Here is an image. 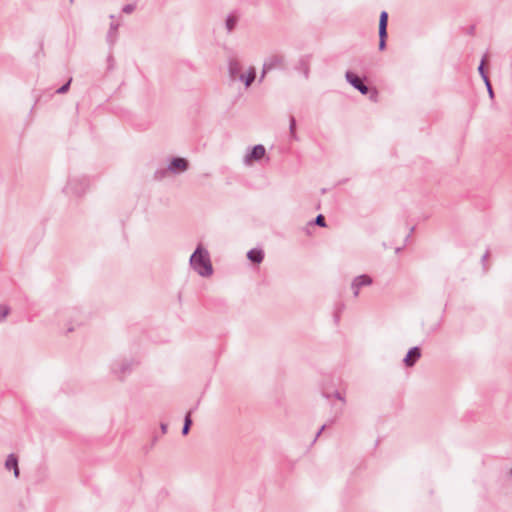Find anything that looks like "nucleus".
<instances>
[{"label":"nucleus","mask_w":512,"mask_h":512,"mask_svg":"<svg viewBox=\"0 0 512 512\" xmlns=\"http://www.w3.org/2000/svg\"><path fill=\"white\" fill-rule=\"evenodd\" d=\"M191 267L202 277H209L213 273L209 253L202 245H198L190 257Z\"/></svg>","instance_id":"1"},{"label":"nucleus","mask_w":512,"mask_h":512,"mask_svg":"<svg viewBox=\"0 0 512 512\" xmlns=\"http://www.w3.org/2000/svg\"><path fill=\"white\" fill-rule=\"evenodd\" d=\"M387 21H388V14H387V12L383 11L380 14V19H379V49L380 50H384L386 47Z\"/></svg>","instance_id":"2"},{"label":"nucleus","mask_w":512,"mask_h":512,"mask_svg":"<svg viewBox=\"0 0 512 512\" xmlns=\"http://www.w3.org/2000/svg\"><path fill=\"white\" fill-rule=\"evenodd\" d=\"M346 80L355 88L357 89L361 94L365 95L368 93L369 89L368 87L362 82V80L356 76L354 73L348 71L346 72Z\"/></svg>","instance_id":"3"},{"label":"nucleus","mask_w":512,"mask_h":512,"mask_svg":"<svg viewBox=\"0 0 512 512\" xmlns=\"http://www.w3.org/2000/svg\"><path fill=\"white\" fill-rule=\"evenodd\" d=\"M371 283H372V279L370 276L365 275V274L357 276L351 284V288L353 290L354 296L357 297L359 295V290L361 287L369 286Z\"/></svg>","instance_id":"4"},{"label":"nucleus","mask_w":512,"mask_h":512,"mask_svg":"<svg viewBox=\"0 0 512 512\" xmlns=\"http://www.w3.org/2000/svg\"><path fill=\"white\" fill-rule=\"evenodd\" d=\"M265 147L261 144H258L252 148L250 153L245 156V163L250 164L252 161H258L262 159L265 155Z\"/></svg>","instance_id":"5"},{"label":"nucleus","mask_w":512,"mask_h":512,"mask_svg":"<svg viewBox=\"0 0 512 512\" xmlns=\"http://www.w3.org/2000/svg\"><path fill=\"white\" fill-rule=\"evenodd\" d=\"M284 63V58L281 55H271L264 61V73L268 71L282 67Z\"/></svg>","instance_id":"6"},{"label":"nucleus","mask_w":512,"mask_h":512,"mask_svg":"<svg viewBox=\"0 0 512 512\" xmlns=\"http://www.w3.org/2000/svg\"><path fill=\"white\" fill-rule=\"evenodd\" d=\"M421 357V350L419 347L411 348L404 358V364L407 367H412Z\"/></svg>","instance_id":"7"},{"label":"nucleus","mask_w":512,"mask_h":512,"mask_svg":"<svg viewBox=\"0 0 512 512\" xmlns=\"http://www.w3.org/2000/svg\"><path fill=\"white\" fill-rule=\"evenodd\" d=\"M187 168H188L187 160L184 158H180V157L173 158L168 166V169L174 173H176L178 171H181V172L186 171Z\"/></svg>","instance_id":"8"},{"label":"nucleus","mask_w":512,"mask_h":512,"mask_svg":"<svg viewBox=\"0 0 512 512\" xmlns=\"http://www.w3.org/2000/svg\"><path fill=\"white\" fill-rule=\"evenodd\" d=\"M5 467L8 470L13 469L15 477L19 476L18 460L14 454L8 455V457L5 461Z\"/></svg>","instance_id":"9"},{"label":"nucleus","mask_w":512,"mask_h":512,"mask_svg":"<svg viewBox=\"0 0 512 512\" xmlns=\"http://www.w3.org/2000/svg\"><path fill=\"white\" fill-rule=\"evenodd\" d=\"M228 70L230 77L235 79L239 77V72L241 70V64L236 59H231L228 64Z\"/></svg>","instance_id":"10"},{"label":"nucleus","mask_w":512,"mask_h":512,"mask_svg":"<svg viewBox=\"0 0 512 512\" xmlns=\"http://www.w3.org/2000/svg\"><path fill=\"white\" fill-rule=\"evenodd\" d=\"M247 257L250 261L254 263H260L263 260L264 254L262 250L259 249H251L247 253Z\"/></svg>","instance_id":"11"},{"label":"nucleus","mask_w":512,"mask_h":512,"mask_svg":"<svg viewBox=\"0 0 512 512\" xmlns=\"http://www.w3.org/2000/svg\"><path fill=\"white\" fill-rule=\"evenodd\" d=\"M255 77H256V73H255V69L253 67H251L249 69V72L247 73V75H244V74L239 75V79L241 81H244L246 87H249L252 84V82L255 80Z\"/></svg>","instance_id":"12"},{"label":"nucleus","mask_w":512,"mask_h":512,"mask_svg":"<svg viewBox=\"0 0 512 512\" xmlns=\"http://www.w3.org/2000/svg\"><path fill=\"white\" fill-rule=\"evenodd\" d=\"M237 23V18L234 15H229L226 19V28L231 32Z\"/></svg>","instance_id":"13"},{"label":"nucleus","mask_w":512,"mask_h":512,"mask_svg":"<svg viewBox=\"0 0 512 512\" xmlns=\"http://www.w3.org/2000/svg\"><path fill=\"white\" fill-rule=\"evenodd\" d=\"M191 424H192V420L190 417V412H188L187 415L185 416V421H184V425L182 428L183 435L188 434Z\"/></svg>","instance_id":"14"},{"label":"nucleus","mask_w":512,"mask_h":512,"mask_svg":"<svg viewBox=\"0 0 512 512\" xmlns=\"http://www.w3.org/2000/svg\"><path fill=\"white\" fill-rule=\"evenodd\" d=\"M10 309L6 305H0V322L3 321L9 314Z\"/></svg>","instance_id":"15"},{"label":"nucleus","mask_w":512,"mask_h":512,"mask_svg":"<svg viewBox=\"0 0 512 512\" xmlns=\"http://www.w3.org/2000/svg\"><path fill=\"white\" fill-rule=\"evenodd\" d=\"M289 129H290V134L293 138H295V129H296V120L293 116L290 117V125H289Z\"/></svg>","instance_id":"16"},{"label":"nucleus","mask_w":512,"mask_h":512,"mask_svg":"<svg viewBox=\"0 0 512 512\" xmlns=\"http://www.w3.org/2000/svg\"><path fill=\"white\" fill-rule=\"evenodd\" d=\"M486 58H487V55H485V56L483 57V59L481 60L480 65H479V67H478V71H479V73H480V75H481V77H482V79H483V80H484V76H487V75H486V73H485V71H484V65H485Z\"/></svg>","instance_id":"17"},{"label":"nucleus","mask_w":512,"mask_h":512,"mask_svg":"<svg viewBox=\"0 0 512 512\" xmlns=\"http://www.w3.org/2000/svg\"><path fill=\"white\" fill-rule=\"evenodd\" d=\"M484 83H485V85H486V87H487V91H488V93H489V96H490L491 98H493L494 93H493L492 86H491V83H490V81H489L488 76H484Z\"/></svg>","instance_id":"18"},{"label":"nucleus","mask_w":512,"mask_h":512,"mask_svg":"<svg viewBox=\"0 0 512 512\" xmlns=\"http://www.w3.org/2000/svg\"><path fill=\"white\" fill-rule=\"evenodd\" d=\"M315 224L318 225V226H321V227H324L326 224H325V218L323 215L319 214L316 218H315Z\"/></svg>","instance_id":"19"},{"label":"nucleus","mask_w":512,"mask_h":512,"mask_svg":"<svg viewBox=\"0 0 512 512\" xmlns=\"http://www.w3.org/2000/svg\"><path fill=\"white\" fill-rule=\"evenodd\" d=\"M70 83H71V79H70L66 84H64L63 86H61V87L57 90V93H59V94H64V93H66V92L69 90Z\"/></svg>","instance_id":"20"},{"label":"nucleus","mask_w":512,"mask_h":512,"mask_svg":"<svg viewBox=\"0 0 512 512\" xmlns=\"http://www.w3.org/2000/svg\"><path fill=\"white\" fill-rule=\"evenodd\" d=\"M134 10H135V5L134 4H127V5H125L123 7V12L127 13V14L132 13Z\"/></svg>","instance_id":"21"},{"label":"nucleus","mask_w":512,"mask_h":512,"mask_svg":"<svg viewBox=\"0 0 512 512\" xmlns=\"http://www.w3.org/2000/svg\"><path fill=\"white\" fill-rule=\"evenodd\" d=\"M116 31H117V25L112 24L108 36L112 37V35L116 34Z\"/></svg>","instance_id":"22"},{"label":"nucleus","mask_w":512,"mask_h":512,"mask_svg":"<svg viewBox=\"0 0 512 512\" xmlns=\"http://www.w3.org/2000/svg\"><path fill=\"white\" fill-rule=\"evenodd\" d=\"M325 427H326V426H325V425H323V426L320 428V430H319V431H318V433L316 434V437H315L314 441H315V440L320 436V434L323 432V430L325 429Z\"/></svg>","instance_id":"23"},{"label":"nucleus","mask_w":512,"mask_h":512,"mask_svg":"<svg viewBox=\"0 0 512 512\" xmlns=\"http://www.w3.org/2000/svg\"><path fill=\"white\" fill-rule=\"evenodd\" d=\"M161 430H162L163 433H166L167 425L166 424H161Z\"/></svg>","instance_id":"24"},{"label":"nucleus","mask_w":512,"mask_h":512,"mask_svg":"<svg viewBox=\"0 0 512 512\" xmlns=\"http://www.w3.org/2000/svg\"><path fill=\"white\" fill-rule=\"evenodd\" d=\"M265 74H266V73H264V69H263V70H262V74H261V76H260V81H262V80L264 79Z\"/></svg>","instance_id":"25"},{"label":"nucleus","mask_w":512,"mask_h":512,"mask_svg":"<svg viewBox=\"0 0 512 512\" xmlns=\"http://www.w3.org/2000/svg\"><path fill=\"white\" fill-rule=\"evenodd\" d=\"M337 398H338L339 400H343V398H342V397L340 396V394H338V393H337Z\"/></svg>","instance_id":"26"},{"label":"nucleus","mask_w":512,"mask_h":512,"mask_svg":"<svg viewBox=\"0 0 512 512\" xmlns=\"http://www.w3.org/2000/svg\"><path fill=\"white\" fill-rule=\"evenodd\" d=\"M488 254L486 253L484 256H483V260H485L487 258Z\"/></svg>","instance_id":"27"},{"label":"nucleus","mask_w":512,"mask_h":512,"mask_svg":"<svg viewBox=\"0 0 512 512\" xmlns=\"http://www.w3.org/2000/svg\"><path fill=\"white\" fill-rule=\"evenodd\" d=\"M69 1H70V3H73V2H74V0H69Z\"/></svg>","instance_id":"28"},{"label":"nucleus","mask_w":512,"mask_h":512,"mask_svg":"<svg viewBox=\"0 0 512 512\" xmlns=\"http://www.w3.org/2000/svg\"><path fill=\"white\" fill-rule=\"evenodd\" d=\"M510 473H511V476H512V468H511V471H510Z\"/></svg>","instance_id":"29"}]
</instances>
